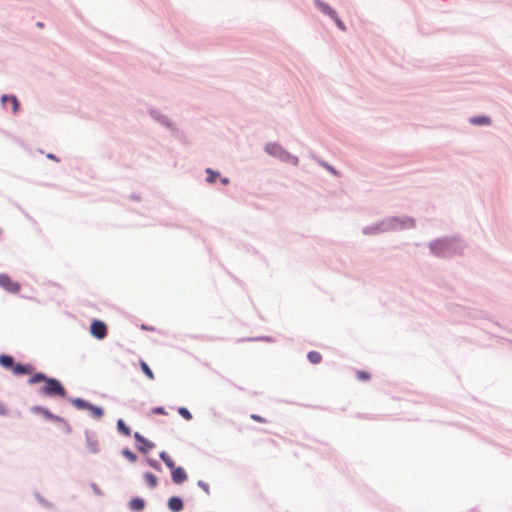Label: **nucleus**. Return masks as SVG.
Here are the masks:
<instances>
[{
    "instance_id": "obj_1",
    "label": "nucleus",
    "mask_w": 512,
    "mask_h": 512,
    "mask_svg": "<svg viewBox=\"0 0 512 512\" xmlns=\"http://www.w3.org/2000/svg\"><path fill=\"white\" fill-rule=\"evenodd\" d=\"M39 382H44V385L40 389L42 394L49 397L58 396L64 398L66 396L64 387L57 379L48 378L43 373H36L29 379L30 384H36Z\"/></svg>"
},
{
    "instance_id": "obj_2",
    "label": "nucleus",
    "mask_w": 512,
    "mask_h": 512,
    "mask_svg": "<svg viewBox=\"0 0 512 512\" xmlns=\"http://www.w3.org/2000/svg\"><path fill=\"white\" fill-rule=\"evenodd\" d=\"M0 286L10 293H18L20 284L13 281L7 274H0Z\"/></svg>"
},
{
    "instance_id": "obj_3",
    "label": "nucleus",
    "mask_w": 512,
    "mask_h": 512,
    "mask_svg": "<svg viewBox=\"0 0 512 512\" xmlns=\"http://www.w3.org/2000/svg\"><path fill=\"white\" fill-rule=\"evenodd\" d=\"M90 333L97 339H104L107 335V327L104 322L94 320L90 326Z\"/></svg>"
},
{
    "instance_id": "obj_4",
    "label": "nucleus",
    "mask_w": 512,
    "mask_h": 512,
    "mask_svg": "<svg viewBox=\"0 0 512 512\" xmlns=\"http://www.w3.org/2000/svg\"><path fill=\"white\" fill-rule=\"evenodd\" d=\"M265 150L270 155H273L275 157H279L282 160H286L288 158H291V156L285 152L278 144L276 143H270L266 145Z\"/></svg>"
},
{
    "instance_id": "obj_5",
    "label": "nucleus",
    "mask_w": 512,
    "mask_h": 512,
    "mask_svg": "<svg viewBox=\"0 0 512 512\" xmlns=\"http://www.w3.org/2000/svg\"><path fill=\"white\" fill-rule=\"evenodd\" d=\"M134 438L137 442V448L139 451L143 452V453H147L148 451H150L151 449L154 448V443H152L151 441H149L148 439L144 438L140 433L138 432H135L134 433Z\"/></svg>"
},
{
    "instance_id": "obj_6",
    "label": "nucleus",
    "mask_w": 512,
    "mask_h": 512,
    "mask_svg": "<svg viewBox=\"0 0 512 512\" xmlns=\"http://www.w3.org/2000/svg\"><path fill=\"white\" fill-rule=\"evenodd\" d=\"M172 481L175 484H181L187 480V474L182 467H174L171 469Z\"/></svg>"
},
{
    "instance_id": "obj_7",
    "label": "nucleus",
    "mask_w": 512,
    "mask_h": 512,
    "mask_svg": "<svg viewBox=\"0 0 512 512\" xmlns=\"http://www.w3.org/2000/svg\"><path fill=\"white\" fill-rule=\"evenodd\" d=\"M6 101L10 102L12 113L15 114L19 110V101L15 96H7L3 95L1 97V102L4 104Z\"/></svg>"
},
{
    "instance_id": "obj_8",
    "label": "nucleus",
    "mask_w": 512,
    "mask_h": 512,
    "mask_svg": "<svg viewBox=\"0 0 512 512\" xmlns=\"http://www.w3.org/2000/svg\"><path fill=\"white\" fill-rule=\"evenodd\" d=\"M168 507L173 512H179L183 509V502L179 497H172L168 501Z\"/></svg>"
},
{
    "instance_id": "obj_9",
    "label": "nucleus",
    "mask_w": 512,
    "mask_h": 512,
    "mask_svg": "<svg viewBox=\"0 0 512 512\" xmlns=\"http://www.w3.org/2000/svg\"><path fill=\"white\" fill-rule=\"evenodd\" d=\"M316 4L323 13L327 14L331 18L335 17L336 12L329 5L321 2L320 0H316Z\"/></svg>"
},
{
    "instance_id": "obj_10",
    "label": "nucleus",
    "mask_w": 512,
    "mask_h": 512,
    "mask_svg": "<svg viewBox=\"0 0 512 512\" xmlns=\"http://www.w3.org/2000/svg\"><path fill=\"white\" fill-rule=\"evenodd\" d=\"M129 506L133 511H141L144 508L145 503L141 498H134L130 501Z\"/></svg>"
},
{
    "instance_id": "obj_11",
    "label": "nucleus",
    "mask_w": 512,
    "mask_h": 512,
    "mask_svg": "<svg viewBox=\"0 0 512 512\" xmlns=\"http://www.w3.org/2000/svg\"><path fill=\"white\" fill-rule=\"evenodd\" d=\"M0 364L5 368H13L14 360L9 355H0Z\"/></svg>"
},
{
    "instance_id": "obj_12",
    "label": "nucleus",
    "mask_w": 512,
    "mask_h": 512,
    "mask_svg": "<svg viewBox=\"0 0 512 512\" xmlns=\"http://www.w3.org/2000/svg\"><path fill=\"white\" fill-rule=\"evenodd\" d=\"M12 369H13V372L17 375L27 374V373H30V371H31V368L29 366H24L22 364L14 365Z\"/></svg>"
},
{
    "instance_id": "obj_13",
    "label": "nucleus",
    "mask_w": 512,
    "mask_h": 512,
    "mask_svg": "<svg viewBox=\"0 0 512 512\" xmlns=\"http://www.w3.org/2000/svg\"><path fill=\"white\" fill-rule=\"evenodd\" d=\"M160 458L170 470L175 467V462L166 452H161Z\"/></svg>"
},
{
    "instance_id": "obj_14",
    "label": "nucleus",
    "mask_w": 512,
    "mask_h": 512,
    "mask_svg": "<svg viewBox=\"0 0 512 512\" xmlns=\"http://www.w3.org/2000/svg\"><path fill=\"white\" fill-rule=\"evenodd\" d=\"M308 357V360L312 363V364H318L321 362L322 360V356L319 352L317 351H311L308 353L307 355Z\"/></svg>"
},
{
    "instance_id": "obj_15",
    "label": "nucleus",
    "mask_w": 512,
    "mask_h": 512,
    "mask_svg": "<svg viewBox=\"0 0 512 512\" xmlns=\"http://www.w3.org/2000/svg\"><path fill=\"white\" fill-rule=\"evenodd\" d=\"M87 410H89L94 418H101L103 416V410L100 407L89 404Z\"/></svg>"
},
{
    "instance_id": "obj_16",
    "label": "nucleus",
    "mask_w": 512,
    "mask_h": 512,
    "mask_svg": "<svg viewBox=\"0 0 512 512\" xmlns=\"http://www.w3.org/2000/svg\"><path fill=\"white\" fill-rule=\"evenodd\" d=\"M117 427H118L119 432H121L125 436H130L131 435L130 428L128 426H126V424L124 423V421L122 419H119L117 421Z\"/></svg>"
},
{
    "instance_id": "obj_17",
    "label": "nucleus",
    "mask_w": 512,
    "mask_h": 512,
    "mask_svg": "<svg viewBox=\"0 0 512 512\" xmlns=\"http://www.w3.org/2000/svg\"><path fill=\"white\" fill-rule=\"evenodd\" d=\"M470 121H471V123H473L475 125H488V124H490V118H488L486 116L474 117Z\"/></svg>"
},
{
    "instance_id": "obj_18",
    "label": "nucleus",
    "mask_w": 512,
    "mask_h": 512,
    "mask_svg": "<svg viewBox=\"0 0 512 512\" xmlns=\"http://www.w3.org/2000/svg\"><path fill=\"white\" fill-rule=\"evenodd\" d=\"M144 478L147 482V484L151 487V488H154L156 487L157 485V478L154 474L150 473V472H147L144 474Z\"/></svg>"
},
{
    "instance_id": "obj_19",
    "label": "nucleus",
    "mask_w": 512,
    "mask_h": 512,
    "mask_svg": "<svg viewBox=\"0 0 512 512\" xmlns=\"http://www.w3.org/2000/svg\"><path fill=\"white\" fill-rule=\"evenodd\" d=\"M140 366H141V369L144 372V374L149 379L153 380L154 379V374H153L152 370L150 369V367L147 365V363L141 360L140 361Z\"/></svg>"
},
{
    "instance_id": "obj_20",
    "label": "nucleus",
    "mask_w": 512,
    "mask_h": 512,
    "mask_svg": "<svg viewBox=\"0 0 512 512\" xmlns=\"http://www.w3.org/2000/svg\"><path fill=\"white\" fill-rule=\"evenodd\" d=\"M72 404L78 409H87L89 406V403L79 398L73 399Z\"/></svg>"
},
{
    "instance_id": "obj_21",
    "label": "nucleus",
    "mask_w": 512,
    "mask_h": 512,
    "mask_svg": "<svg viewBox=\"0 0 512 512\" xmlns=\"http://www.w3.org/2000/svg\"><path fill=\"white\" fill-rule=\"evenodd\" d=\"M178 412L179 414L186 420H191L192 419V414L188 411L187 408L185 407H180L178 409Z\"/></svg>"
},
{
    "instance_id": "obj_22",
    "label": "nucleus",
    "mask_w": 512,
    "mask_h": 512,
    "mask_svg": "<svg viewBox=\"0 0 512 512\" xmlns=\"http://www.w3.org/2000/svg\"><path fill=\"white\" fill-rule=\"evenodd\" d=\"M206 172L208 174L207 181L209 183H214L218 177V173L212 171L211 169H207Z\"/></svg>"
},
{
    "instance_id": "obj_23",
    "label": "nucleus",
    "mask_w": 512,
    "mask_h": 512,
    "mask_svg": "<svg viewBox=\"0 0 512 512\" xmlns=\"http://www.w3.org/2000/svg\"><path fill=\"white\" fill-rule=\"evenodd\" d=\"M356 375L361 381H368L371 378L370 374L366 371H358Z\"/></svg>"
},
{
    "instance_id": "obj_24",
    "label": "nucleus",
    "mask_w": 512,
    "mask_h": 512,
    "mask_svg": "<svg viewBox=\"0 0 512 512\" xmlns=\"http://www.w3.org/2000/svg\"><path fill=\"white\" fill-rule=\"evenodd\" d=\"M123 455H124V456H125V457L130 461V462H135V461H136V459H137L136 455H135L132 451L127 450V449L123 451Z\"/></svg>"
},
{
    "instance_id": "obj_25",
    "label": "nucleus",
    "mask_w": 512,
    "mask_h": 512,
    "mask_svg": "<svg viewBox=\"0 0 512 512\" xmlns=\"http://www.w3.org/2000/svg\"><path fill=\"white\" fill-rule=\"evenodd\" d=\"M332 19H334L339 29H341L342 31L346 30L344 23L341 21V19L338 18L337 14L335 15V17H332Z\"/></svg>"
},
{
    "instance_id": "obj_26",
    "label": "nucleus",
    "mask_w": 512,
    "mask_h": 512,
    "mask_svg": "<svg viewBox=\"0 0 512 512\" xmlns=\"http://www.w3.org/2000/svg\"><path fill=\"white\" fill-rule=\"evenodd\" d=\"M35 409L37 411L41 412L46 418H52V414L48 410H46L44 408H40V407H37Z\"/></svg>"
},
{
    "instance_id": "obj_27",
    "label": "nucleus",
    "mask_w": 512,
    "mask_h": 512,
    "mask_svg": "<svg viewBox=\"0 0 512 512\" xmlns=\"http://www.w3.org/2000/svg\"><path fill=\"white\" fill-rule=\"evenodd\" d=\"M251 418L253 420L257 421V422H260V423H266L267 422L265 418H263V417H261V416H259L257 414H252Z\"/></svg>"
},
{
    "instance_id": "obj_28",
    "label": "nucleus",
    "mask_w": 512,
    "mask_h": 512,
    "mask_svg": "<svg viewBox=\"0 0 512 512\" xmlns=\"http://www.w3.org/2000/svg\"><path fill=\"white\" fill-rule=\"evenodd\" d=\"M198 485L206 492V493H209V486L207 483L203 482V481H199L198 482Z\"/></svg>"
},
{
    "instance_id": "obj_29",
    "label": "nucleus",
    "mask_w": 512,
    "mask_h": 512,
    "mask_svg": "<svg viewBox=\"0 0 512 512\" xmlns=\"http://www.w3.org/2000/svg\"><path fill=\"white\" fill-rule=\"evenodd\" d=\"M8 412L7 407L4 403L0 402V415H6Z\"/></svg>"
},
{
    "instance_id": "obj_30",
    "label": "nucleus",
    "mask_w": 512,
    "mask_h": 512,
    "mask_svg": "<svg viewBox=\"0 0 512 512\" xmlns=\"http://www.w3.org/2000/svg\"><path fill=\"white\" fill-rule=\"evenodd\" d=\"M152 412H153L154 414H166V412H165V410H164V408H163V407H157V408H154V409L152 410Z\"/></svg>"
},
{
    "instance_id": "obj_31",
    "label": "nucleus",
    "mask_w": 512,
    "mask_h": 512,
    "mask_svg": "<svg viewBox=\"0 0 512 512\" xmlns=\"http://www.w3.org/2000/svg\"><path fill=\"white\" fill-rule=\"evenodd\" d=\"M405 226L413 227L414 226V221L412 219H407V221L405 222Z\"/></svg>"
},
{
    "instance_id": "obj_32",
    "label": "nucleus",
    "mask_w": 512,
    "mask_h": 512,
    "mask_svg": "<svg viewBox=\"0 0 512 512\" xmlns=\"http://www.w3.org/2000/svg\"><path fill=\"white\" fill-rule=\"evenodd\" d=\"M90 450H91L92 452H94V453H95V452H97V451H98V448H97L96 444H91V445H90Z\"/></svg>"
},
{
    "instance_id": "obj_33",
    "label": "nucleus",
    "mask_w": 512,
    "mask_h": 512,
    "mask_svg": "<svg viewBox=\"0 0 512 512\" xmlns=\"http://www.w3.org/2000/svg\"><path fill=\"white\" fill-rule=\"evenodd\" d=\"M47 157L50 159L56 160V157L53 154H48Z\"/></svg>"
},
{
    "instance_id": "obj_34",
    "label": "nucleus",
    "mask_w": 512,
    "mask_h": 512,
    "mask_svg": "<svg viewBox=\"0 0 512 512\" xmlns=\"http://www.w3.org/2000/svg\"><path fill=\"white\" fill-rule=\"evenodd\" d=\"M228 182H229V181H228V179H227V178L222 179V183H223V184H225V185H226V184H228Z\"/></svg>"
},
{
    "instance_id": "obj_35",
    "label": "nucleus",
    "mask_w": 512,
    "mask_h": 512,
    "mask_svg": "<svg viewBox=\"0 0 512 512\" xmlns=\"http://www.w3.org/2000/svg\"><path fill=\"white\" fill-rule=\"evenodd\" d=\"M2 234V229L0 228V235Z\"/></svg>"
}]
</instances>
